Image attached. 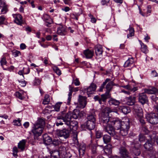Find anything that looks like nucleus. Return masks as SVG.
Masks as SVG:
<instances>
[{
  "instance_id": "1",
  "label": "nucleus",
  "mask_w": 158,
  "mask_h": 158,
  "mask_svg": "<svg viewBox=\"0 0 158 158\" xmlns=\"http://www.w3.org/2000/svg\"><path fill=\"white\" fill-rule=\"evenodd\" d=\"M111 112V109L106 107L103 109L102 111L100 116V122L104 127L105 131L108 133L110 136H114L115 135H119L116 132L117 128L115 127V131L114 127L108 123L110 120L109 114Z\"/></svg>"
},
{
  "instance_id": "2",
  "label": "nucleus",
  "mask_w": 158,
  "mask_h": 158,
  "mask_svg": "<svg viewBox=\"0 0 158 158\" xmlns=\"http://www.w3.org/2000/svg\"><path fill=\"white\" fill-rule=\"evenodd\" d=\"M71 117V112H67L66 110H64L59 114L57 118V120L62 119L70 130H72L76 131L77 128L78 123L76 121H70Z\"/></svg>"
},
{
  "instance_id": "3",
  "label": "nucleus",
  "mask_w": 158,
  "mask_h": 158,
  "mask_svg": "<svg viewBox=\"0 0 158 158\" xmlns=\"http://www.w3.org/2000/svg\"><path fill=\"white\" fill-rule=\"evenodd\" d=\"M130 120L129 119L126 117L123 121H115L114 122V127L116 129V132L118 135L123 136H125L128 133L130 127Z\"/></svg>"
},
{
  "instance_id": "4",
  "label": "nucleus",
  "mask_w": 158,
  "mask_h": 158,
  "mask_svg": "<svg viewBox=\"0 0 158 158\" xmlns=\"http://www.w3.org/2000/svg\"><path fill=\"white\" fill-rule=\"evenodd\" d=\"M57 132L58 136L66 139L69 137L71 130L67 127H65L62 130H58Z\"/></svg>"
},
{
  "instance_id": "5",
  "label": "nucleus",
  "mask_w": 158,
  "mask_h": 158,
  "mask_svg": "<svg viewBox=\"0 0 158 158\" xmlns=\"http://www.w3.org/2000/svg\"><path fill=\"white\" fill-rule=\"evenodd\" d=\"M110 93L106 92L104 94L101 95V97L97 95L94 96V99L95 101H98L99 103L101 104H102V102H106V99L110 98Z\"/></svg>"
},
{
  "instance_id": "6",
  "label": "nucleus",
  "mask_w": 158,
  "mask_h": 158,
  "mask_svg": "<svg viewBox=\"0 0 158 158\" xmlns=\"http://www.w3.org/2000/svg\"><path fill=\"white\" fill-rule=\"evenodd\" d=\"M146 119L151 124L156 125L158 123V118L154 113L148 114L146 116Z\"/></svg>"
},
{
  "instance_id": "7",
  "label": "nucleus",
  "mask_w": 158,
  "mask_h": 158,
  "mask_svg": "<svg viewBox=\"0 0 158 158\" xmlns=\"http://www.w3.org/2000/svg\"><path fill=\"white\" fill-rule=\"evenodd\" d=\"M134 114L137 118H143V114L142 109L137 105H135L133 107Z\"/></svg>"
},
{
  "instance_id": "8",
  "label": "nucleus",
  "mask_w": 158,
  "mask_h": 158,
  "mask_svg": "<svg viewBox=\"0 0 158 158\" xmlns=\"http://www.w3.org/2000/svg\"><path fill=\"white\" fill-rule=\"evenodd\" d=\"M74 143L77 145L79 147L78 151L80 156H83L85 154V151L86 149L85 144H81L79 145V142L77 138H75Z\"/></svg>"
},
{
  "instance_id": "9",
  "label": "nucleus",
  "mask_w": 158,
  "mask_h": 158,
  "mask_svg": "<svg viewBox=\"0 0 158 158\" xmlns=\"http://www.w3.org/2000/svg\"><path fill=\"white\" fill-rule=\"evenodd\" d=\"M119 153L121 158H131L129 153L125 147H120L119 148Z\"/></svg>"
},
{
  "instance_id": "10",
  "label": "nucleus",
  "mask_w": 158,
  "mask_h": 158,
  "mask_svg": "<svg viewBox=\"0 0 158 158\" xmlns=\"http://www.w3.org/2000/svg\"><path fill=\"white\" fill-rule=\"evenodd\" d=\"M96 87V84L92 83L88 88L84 89L83 91L85 93H86L88 96L89 97L91 94L93 93V92L95 91Z\"/></svg>"
},
{
  "instance_id": "11",
  "label": "nucleus",
  "mask_w": 158,
  "mask_h": 158,
  "mask_svg": "<svg viewBox=\"0 0 158 158\" xmlns=\"http://www.w3.org/2000/svg\"><path fill=\"white\" fill-rule=\"evenodd\" d=\"M44 128L42 127H38L37 125H34L33 127V129L32 130V131L34 134V136L38 137L40 136L43 131Z\"/></svg>"
},
{
  "instance_id": "12",
  "label": "nucleus",
  "mask_w": 158,
  "mask_h": 158,
  "mask_svg": "<svg viewBox=\"0 0 158 158\" xmlns=\"http://www.w3.org/2000/svg\"><path fill=\"white\" fill-rule=\"evenodd\" d=\"M154 137H150V139H149L144 145V148L149 151H152L153 150V142L152 139Z\"/></svg>"
},
{
  "instance_id": "13",
  "label": "nucleus",
  "mask_w": 158,
  "mask_h": 158,
  "mask_svg": "<svg viewBox=\"0 0 158 158\" xmlns=\"http://www.w3.org/2000/svg\"><path fill=\"white\" fill-rule=\"evenodd\" d=\"M86 98L81 95L79 96L78 102L79 106L81 108H83L86 104Z\"/></svg>"
},
{
  "instance_id": "14",
  "label": "nucleus",
  "mask_w": 158,
  "mask_h": 158,
  "mask_svg": "<svg viewBox=\"0 0 158 158\" xmlns=\"http://www.w3.org/2000/svg\"><path fill=\"white\" fill-rule=\"evenodd\" d=\"M138 99L139 101L142 104H144L148 102V97L144 93L139 94Z\"/></svg>"
},
{
  "instance_id": "15",
  "label": "nucleus",
  "mask_w": 158,
  "mask_h": 158,
  "mask_svg": "<svg viewBox=\"0 0 158 158\" xmlns=\"http://www.w3.org/2000/svg\"><path fill=\"white\" fill-rule=\"evenodd\" d=\"M43 139L44 143L47 145L50 144L52 141V138L47 134L43 135Z\"/></svg>"
},
{
  "instance_id": "16",
  "label": "nucleus",
  "mask_w": 158,
  "mask_h": 158,
  "mask_svg": "<svg viewBox=\"0 0 158 158\" xmlns=\"http://www.w3.org/2000/svg\"><path fill=\"white\" fill-rule=\"evenodd\" d=\"M83 115L82 112H80L79 110L77 109L73 110L72 113V117L73 118L77 119L80 118Z\"/></svg>"
},
{
  "instance_id": "17",
  "label": "nucleus",
  "mask_w": 158,
  "mask_h": 158,
  "mask_svg": "<svg viewBox=\"0 0 158 158\" xmlns=\"http://www.w3.org/2000/svg\"><path fill=\"white\" fill-rule=\"evenodd\" d=\"M145 93L148 94H156L158 95V90L155 88L151 89H144Z\"/></svg>"
},
{
  "instance_id": "18",
  "label": "nucleus",
  "mask_w": 158,
  "mask_h": 158,
  "mask_svg": "<svg viewBox=\"0 0 158 158\" xmlns=\"http://www.w3.org/2000/svg\"><path fill=\"white\" fill-rule=\"evenodd\" d=\"M127 104L129 106L134 105L135 102L136 98L135 97L130 96L126 98Z\"/></svg>"
},
{
  "instance_id": "19",
  "label": "nucleus",
  "mask_w": 158,
  "mask_h": 158,
  "mask_svg": "<svg viewBox=\"0 0 158 158\" xmlns=\"http://www.w3.org/2000/svg\"><path fill=\"white\" fill-rule=\"evenodd\" d=\"M95 53L97 56H99L102 54L103 51L101 45H97L94 47Z\"/></svg>"
},
{
  "instance_id": "20",
  "label": "nucleus",
  "mask_w": 158,
  "mask_h": 158,
  "mask_svg": "<svg viewBox=\"0 0 158 158\" xmlns=\"http://www.w3.org/2000/svg\"><path fill=\"white\" fill-rule=\"evenodd\" d=\"M83 53L86 58H91L94 55V52L93 51L90 50L89 49H87L84 51Z\"/></svg>"
},
{
  "instance_id": "21",
  "label": "nucleus",
  "mask_w": 158,
  "mask_h": 158,
  "mask_svg": "<svg viewBox=\"0 0 158 158\" xmlns=\"http://www.w3.org/2000/svg\"><path fill=\"white\" fill-rule=\"evenodd\" d=\"M57 34L60 35H64L66 34L65 28L62 25H60L58 28Z\"/></svg>"
},
{
  "instance_id": "22",
  "label": "nucleus",
  "mask_w": 158,
  "mask_h": 158,
  "mask_svg": "<svg viewBox=\"0 0 158 158\" xmlns=\"http://www.w3.org/2000/svg\"><path fill=\"white\" fill-rule=\"evenodd\" d=\"M15 18V22L17 24L21 25L23 22L22 16L20 14H16L14 16Z\"/></svg>"
},
{
  "instance_id": "23",
  "label": "nucleus",
  "mask_w": 158,
  "mask_h": 158,
  "mask_svg": "<svg viewBox=\"0 0 158 158\" xmlns=\"http://www.w3.org/2000/svg\"><path fill=\"white\" fill-rule=\"evenodd\" d=\"M45 121L44 118H41L39 119L34 125H37L40 127H42L43 128L45 126Z\"/></svg>"
},
{
  "instance_id": "24",
  "label": "nucleus",
  "mask_w": 158,
  "mask_h": 158,
  "mask_svg": "<svg viewBox=\"0 0 158 158\" xmlns=\"http://www.w3.org/2000/svg\"><path fill=\"white\" fill-rule=\"evenodd\" d=\"M119 111L124 114H127L129 113L130 110L129 107L126 106H120L118 107Z\"/></svg>"
},
{
  "instance_id": "25",
  "label": "nucleus",
  "mask_w": 158,
  "mask_h": 158,
  "mask_svg": "<svg viewBox=\"0 0 158 158\" xmlns=\"http://www.w3.org/2000/svg\"><path fill=\"white\" fill-rule=\"evenodd\" d=\"M107 84H106V92L110 93V92L113 88V86L114 85V82L113 81L108 82Z\"/></svg>"
},
{
  "instance_id": "26",
  "label": "nucleus",
  "mask_w": 158,
  "mask_h": 158,
  "mask_svg": "<svg viewBox=\"0 0 158 158\" xmlns=\"http://www.w3.org/2000/svg\"><path fill=\"white\" fill-rule=\"evenodd\" d=\"M50 158H59L60 153L59 151L56 150L51 151L50 152Z\"/></svg>"
},
{
  "instance_id": "27",
  "label": "nucleus",
  "mask_w": 158,
  "mask_h": 158,
  "mask_svg": "<svg viewBox=\"0 0 158 158\" xmlns=\"http://www.w3.org/2000/svg\"><path fill=\"white\" fill-rule=\"evenodd\" d=\"M27 140L25 139H23L20 141L18 143V148L20 149L22 151H23L25 148V144Z\"/></svg>"
},
{
  "instance_id": "28",
  "label": "nucleus",
  "mask_w": 158,
  "mask_h": 158,
  "mask_svg": "<svg viewBox=\"0 0 158 158\" xmlns=\"http://www.w3.org/2000/svg\"><path fill=\"white\" fill-rule=\"evenodd\" d=\"M95 125V122H89V121L86 122V127L89 130H92L94 129Z\"/></svg>"
},
{
  "instance_id": "29",
  "label": "nucleus",
  "mask_w": 158,
  "mask_h": 158,
  "mask_svg": "<svg viewBox=\"0 0 158 158\" xmlns=\"http://www.w3.org/2000/svg\"><path fill=\"white\" fill-rule=\"evenodd\" d=\"M96 115L94 113H92L87 117V121L96 122Z\"/></svg>"
},
{
  "instance_id": "30",
  "label": "nucleus",
  "mask_w": 158,
  "mask_h": 158,
  "mask_svg": "<svg viewBox=\"0 0 158 158\" xmlns=\"http://www.w3.org/2000/svg\"><path fill=\"white\" fill-rule=\"evenodd\" d=\"M108 103L110 106H118L119 105L120 102L116 99L111 98L108 101Z\"/></svg>"
},
{
  "instance_id": "31",
  "label": "nucleus",
  "mask_w": 158,
  "mask_h": 158,
  "mask_svg": "<svg viewBox=\"0 0 158 158\" xmlns=\"http://www.w3.org/2000/svg\"><path fill=\"white\" fill-rule=\"evenodd\" d=\"M122 87L127 89L131 91L134 92L137 89V88L136 87H133L131 86L130 85L128 84L126 85H123Z\"/></svg>"
},
{
  "instance_id": "32",
  "label": "nucleus",
  "mask_w": 158,
  "mask_h": 158,
  "mask_svg": "<svg viewBox=\"0 0 158 158\" xmlns=\"http://www.w3.org/2000/svg\"><path fill=\"white\" fill-rule=\"evenodd\" d=\"M112 146L110 144H108L104 149L105 152L108 155H110L112 153Z\"/></svg>"
},
{
  "instance_id": "33",
  "label": "nucleus",
  "mask_w": 158,
  "mask_h": 158,
  "mask_svg": "<svg viewBox=\"0 0 158 158\" xmlns=\"http://www.w3.org/2000/svg\"><path fill=\"white\" fill-rule=\"evenodd\" d=\"M92 154L91 157L92 158L98 155V151L97 150V147L95 145H93L91 147Z\"/></svg>"
},
{
  "instance_id": "34",
  "label": "nucleus",
  "mask_w": 158,
  "mask_h": 158,
  "mask_svg": "<svg viewBox=\"0 0 158 158\" xmlns=\"http://www.w3.org/2000/svg\"><path fill=\"white\" fill-rule=\"evenodd\" d=\"M45 17H47L48 18L47 19V20H48V21H46V25L48 27H50V25L53 23L52 21V19L50 18V17L49 15H44V18L45 19L46 18H45Z\"/></svg>"
},
{
  "instance_id": "35",
  "label": "nucleus",
  "mask_w": 158,
  "mask_h": 158,
  "mask_svg": "<svg viewBox=\"0 0 158 158\" xmlns=\"http://www.w3.org/2000/svg\"><path fill=\"white\" fill-rule=\"evenodd\" d=\"M157 154L156 152L154 150H153L149 152L147 157L148 158H156V155Z\"/></svg>"
},
{
  "instance_id": "36",
  "label": "nucleus",
  "mask_w": 158,
  "mask_h": 158,
  "mask_svg": "<svg viewBox=\"0 0 158 158\" xmlns=\"http://www.w3.org/2000/svg\"><path fill=\"white\" fill-rule=\"evenodd\" d=\"M111 136L107 135H105L103 137V142L105 143H107L110 142L111 140Z\"/></svg>"
},
{
  "instance_id": "37",
  "label": "nucleus",
  "mask_w": 158,
  "mask_h": 158,
  "mask_svg": "<svg viewBox=\"0 0 158 158\" xmlns=\"http://www.w3.org/2000/svg\"><path fill=\"white\" fill-rule=\"evenodd\" d=\"M133 58L132 57L131 58H129L125 63L124 66L125 67L131 66V65L133 64Z\"/></svg>"
},
{
  "instance_id": "38",
  "label": "nucleus",
  "mask_w": 158,
  "mask_h": 158,
  "mask_svg": "<svg viewBox=\"0 0 158 158\" xmlns=\"http://www.w3.org/2000/svg\"><path fill=\"white\" fill-rule=\"evenodd\" d=\"M141 144L139 142L134 141L132 142L131 146L132 148H140L141 147Z\"/></svg>"
},
{
  "instance_id": "39",
  "label": "nucleus",
  "mask_w": 158,
  "mask_h": 158,
  "mask_svg": "<svg viewBox=\"0 0 158 158\" xmlns=\"http://www.w3.org/2000/svg\"><path fill=\"white\" fill-rule=\"evenodd\" d=\"M0 7L2 8L1 10V12L2 14H6L8 11V6L6 4H3L2 5H1Z\"/></svg>"
},
{
  "instance_id": "40",
  "label": "nucleus",
  "mask_w": 158,
  "mask_h": 158,
  "mask_svg": "<svg viewBox=\"0 0 158 158\" xmlns=\"http://www.w3.org/2000/svg\"><path fill=\"white\" fill-rule=\"evenodd\" d=\"M62 143V142L59 139H54L52 141L51 143L54 146H56L61 144Z\"/></svg>"
},
{
  "instance_id": "41",
  "label": "nucleus",
  "mask_w": 158,
  "mask_h": 158,
  "mask_svg": "<svg viewBox=\"0 0 158 158\" xmlns=\"http://www.w3.org/2000/svg\"><path fill=\"white\" fill-rule=\"evenodd\" d=\"M110 81V80L109 78H107L105 80V81L102 84L101 86L99 91L100 92H102L103 91V89L105 88V86L106 85V84L107 83Z\"/></svg>"
},
{
  "instance_id": "42",
  "label": "nucleus",
  "mask_w": 158,
  "mask_h": 158,
  "mask_svg": "<svg viewBox=\"0 0 158 158\" xmlns=\"http://www.w3.org/2000/svg\"><path fill=\"white\" fill-rule=\"evenodd\" d=\"M62 104V102H58L54 106H52L54 108L55 111H60V106Z\"/></svg>"
},
{
  "instance_id": "43",
  "label": "nucleus",
  "mask_w": 158,
  "mask_h": 158,
  "mask_svg": "<svg viewBox=\"0 0 158 158\" xmlns=\"http://www.w3.org/2000/svg\"><path fill=\"white\" fill-rule=\"evenodd\" d=\"M132 152L136 156L139 155L141 153L140 148H133Z\"/></svg>"
},
{
  "instance_id": "44",
  "label": "nucleus",
  "mask_w": 158,
  "mask_h": 158,
  "mask_svg": "<svg viewBox=\"0 0 158 158\" xmlns=\"http://www.w3.org/2000/svg\"><path fill=\"white\" fill-rule=\"evenodd\" d=\"M141 45V51L143 53H146L148 52V49L146 45H144L143 43H141L140 44Z\"/></svg>"
},
{
  "instance_id": "45",
  "label": "nucleus",
  "mask_w": 158,
  "mask_h": 158,
  "mask_svg": "<svg viewBox=\"0 0 158 158\" xmlns=\"http://www.w3.org/2000/svg\"><path fill=\"white\" fill-rule=\"evenodd\" d=\"M50 102L49 96L48 95H46L44 97V99L43 102V104L46 105L48 104Z\"/></svg>"
},
{
  "instance_id": "46",
  "label": "nucleus",
  "mask_w": 158,
  "mask_h": 158,
  "mask_svg": "<svg viewBox=\"0 0 158 158\" xmlns=\"http://www.w3.org/2000/svg\"><path fill=\"white\" fill-rule=\"evenodd\" d=\"M129 34L127 35V37L129 38L130 37H131L134 35V29L132 27H131L129 29Z\"/></svg>"
},
{
  "instance_id": "47",
  "label": "nucleus",
  "mask_w": 158,
  "mask_h": 158,
  "mask_svg": "<svg viewBox=\"0 0 158 158\" xmlns=\"http://www.w3.org/2000/svg\"><path fill=\"white\" fill-rule=\"evenodd\" d=\"M18 152V150L17 148L15 146L13 148V156L16 158L18 156L17 153Z\"/></svg>"
},
{
  "instance_id": "48",
  "label": "nucleus",
  "mask_w": 158,
  "mask_h": 158,
  "mask_svg": "<svg viewBox=\"0 0 158 158\" xmlns=\"http://www.w3.org/2000/svg\"><path fill=\"white\" fill-rule=\"evenodd\" d=\"M96 140V144L98 146L103 147V142L101 139H98Z\"/></svg>"
},
{
  "instance_id": "49",
  "label": "nucleus",
  "mask_w": 158,
  "mask_h": 158,
  "mask_svg": "<svg viewBox=\"0 0 158 158\" xmlns=\"http://www.w3.org/2000/svg\"><path fill=\"white\" fill-rule=\"evenodd\" d=\"M53 69L54 71L59 76L61 74V71L57 67L55 66L53 68Z\"/></svg>"
},
{
  "instance_id": "50",
  "label": "nucleus",
  "mask_w": 158,
  "mask_h": 158,
  "mask_svg": "<svg viewBox=\"0 0 158 158\" xmlns=\"http://www.w3.org/2000/svg\"><path fill=\"white\" fill-rule=\"evenodd\" d=\"M56 125L57 127L59 126H63V127H66V124H65V123H63L62 122L58 121H57L56 122Z\"/></svg>"
},
{
  "instance_id": "51",
  "label": "nucleus",
  "mask_w": 158,
  "mask_h": 158,
  "mask_svg": "<svg viewBox=\"0 0 158 158\" xmlns=\"http://www.w3.org/2000/svg\"><path fill=\"white\" fill-rule=\"evenodd\" d=\"M95 135L96 136V138L100 139L102 136V133L101 131H97L96 132Z\"/></svg>"
},
{
  "instance_id": "52",
  "label": "nucleus",
  "mask_w": 158,
  "mask_h": 158,
  "mask_svg": "<svg viewBox=\"0 0 158 158\" xmlns=\"http://www.w3.org/2000/svg\"><path fill=\"white\" fill-rule=\"evenodd\" d=\"M142 131L145 134H148L149 132V131L145 126L143 127Z\"/></svg>"
},
{
  "instance_id": "53",
  "label": "nucleus",
  "mask_w": 158,
  "mask_h": 158,
  "mask_svg": "<svg viewBox=\"0 0 158 158\" xmlns=\"http://www.w3.org/2000/svg\"><path fill=\"white\" fill-rule=\"evenodd\" d=\"M0 63L1 64V65L3 67V66L4 65L6 64L7 62L6 60V58L3 57L2 58L1 60L0 61Z\"/></svg>"
},
{
  "instance_id": "54",
  "label": "nucleus",
  "mask_w": 158,
  "mask_h": 158,
  "mask_svg": "<svg viewBox=\"0 0 158 158\" xmlns=\"http://www.w3.org/2000/svg\"><path fill=\"white\" fill-rule=\"evenodd\" d=\"M15 95L17 97L21 100L24 98V97L22 96V94L19 92H16L15 93Z\"/></svg>"
},
{
  "instance_id": "55",
  "label": "nucleus",
  "mask_w": 158,
  "mask_h": 158,
  "mask_svg": "<svg viewBox=\"0 0 158 158\" xmlns=\"http://www.w3.org/2000/svg\"><path fill=\"white\" fill-rule=\"evenodd\" d=\"M12 53L14 56L16 57L18 56L19 54H20V52L17 50H14L13 51Z\"/></svg>"
},
{
  "instance_id": "56",
  "label": "nucleus",
  "mask_w": 158,
  "mask_h": 158,
  "mask_svg": "<svg viewBox=\"0 0 158 158\" xmlns=\"http://www.w3.org/2000/svg\"><path fill=\"white\" fill-rule=\"evenodd\" d=\"M145 139V137L144 135H140L139 136V141L141 142L144 140Z\"/></svg>"
},
{
  "instance_id": "57",
  "label": "nucleus",
  "mask_w": 158,
  "mask_h": 158,
  "mask_svg": "<svg viewBox=\"0 0 158 158\" xmlns=\"http://www.w3.org/2000/svg\"><path fill=\"white\" fill-rule=\"evenodd\" d=\"M14 125L17 126H20L21 125L20 121V120H14L13 121Z\"/></svg>"
},
{
  "instance_id": "58",
  "label": "nucleus",
  "mask_w": 158,
  "mask_h": 158,
  "mask_svg": "<svg viewBox=\"0 0 158 158\" xmlns=\"http://www.w3.org/2000/svg\"><path fill=\"white\" fill-rule=\"evenodd\" d=\"M73 83L76 85H79L80 84V82L78 78L76 79L73 81Z\"/></svg>"
},
{
  "instance_id": "59",
  "label": "nucleus",
  "mask_w": 158,
  "mask_h": 158,
  "mask_svg": "<svg viewBox=\"0 0 158 158\" xmlns=\"http://www.w3.org/2000/svg\"><path fill=\"white\" fill-rule=\"evenodd\" d=\"M155 94H154V95H152L151 97L152 100L155 102L158 100V97H157Z\"/></svg>"
},
{
  "instance_id": "60",
  "label": "nucleus",
  "mask_w": 158,
  "mask_h": 158,
  "mask_svg": "<svg viewBox=\"0 0 158 158\" xmlns=\"http://www.w3.org/2000/svg\"><path fill=\"white\" fill-rule=\"evenodd\" d=\"M5 18L3 16L0 17V24H2L5 20Z\"/></svg>"
},
{
  "instance_id": "61",
  "label": "nucleus",
  "mask_w": 158,
  "mask_h": 158,
  "mask_svg": "<svg viewBox=\"0 0 158 158\" xmlns=\"http://www.w3.org/2000/svg\"><path fill=\"white\" fill-rule=\"evenodd\" d=\"M40 83V81L38 79H35L34 82V85H38Z\"/></svg>"
},
{
  "instance_id": "62",
  "label": "nucleus",
  "mask_w": 158,
  "mask_h": 158,
  "mask_svg": "<svg viewBox=\"0 0 158 158\" xmlns=\"http://www.w3.org/2000/svg\"><path fill=\"white\" fill-rule=\"evenodd\" d=\"M63 1L65 4L70 5L72 3L71 0H63Z\"/></svg>"
},
{
  "instance_id": "63",
  "label": "nucleus",
  "mask_w": 158,
  "mask_h": 158,
  "mask_svg": "<svg viewBox=\"0 0 158 158\" xmlns=\"http://www.w3.org/2000/svg\"><path fill=\"white\" fill-rule=\"evenodd\" d=\"M70 90H71L72 92H76L78 91V88H74L72 87L71 88L70 86H69Z\"/></svg>"
},
{
  "instance_id": "64",
  "label": "nucleus",
  "mask_w": 158,
  "mask_h": 158,
  "mask_svg": "<svg viewBox=\"0 0 158 158\" xmlns=\"http://www.w3.org/2000/svg\"><path fill=\"white\" fill-rule=\"evenodd\" d=\"M152 75L153 77H156L158 76V73L155 70H153L152 72Z\"/></svg>"
}]
</instances>
